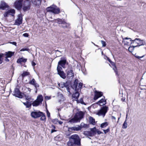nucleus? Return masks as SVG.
Here are the masks:
<instances>
[{
	"mask_svg": "<svg viewBox=\"0 0 146 146\" xmlns=\"http://www.w3.org/2000/svg\"><path fill=\"white\" fill-rule=\"evenodd\" d=\"M81 139L79 136L77 134H74L71 135L69 141L67 143V145H77L80 146Z\"/></svg>",
	"mask_w": 146,
	"mask_h": 146,
	"instance_id": "obj_1",
	"label": "nucleus"
},
{
	"mask_svg": "<svg viewBox=\"0 0 146 146\" xmlns=\"http://www.w3.org/2000/svg\"><path fill=\"white\" fill-rule=\"evenodd\" d=\"M47 12H51L55 14H58L60 12V9L56 6L53 5L46 8Z\"/></svg>",
	"mask_w": 146,
	"mask_h": 146,
	"instance_id": "obj_2",
	"label": "nucleus"
},
{
	"mask_svg": "<svg viewBox=\"0 0 146 146\" xmlns=\"http://www.w3.org/2000/svg\"><path fill=\"white\" fill-rule=\"evenodd\" d=\"M131 44H133L135 45V47L139 46L145 45L146 42L140 38H136L135 40H132Z\"/></svg>",
	"mask_w": 146,
	"mask_h": 146,
	"instance_id": "obj_3",
	"label": "nucleus"
},
{
	"mask_svg": "<svg viewBox=\"0 0 146 146\" xmlns=\"http://www.w3.org/2000/svg\"><path fill=\"white\" fill-rule=\"evenodd\" d=\"M43 100V97L42 95H39L37 97L36 99L33 102L32 105L33 106H37L42 104Z\"/></svg>",
	"mask_w": 146,
	"mask_h": 146,
	"instance_id": "obj_4",
	"label": "nucleus"
},
{
	"mask_svg": "<svg viewBox=\"0 0 146 146\" xmlns=\"http://www.w3.org/2000/svg\"><path fill=\"white\" fill-rule=\"evenodd\" d=\"M108 110V107L105 106H103L101 109L98 111L96 114L99 116H102L104 117Z\"/></svg>",
	"mask_w": 146,
	"mask_h": 146,
	"instance_id": "obj_5",
	"label": "nucleus"
},
{
	"mask_svg": "<svg viewBox=\"0 0 146 146\" xmlns=\"http://www.w3.org/2000/svg\"><path fill=\"white\" fill-rule=\"evenodd\" d=\"M30 0H26L25 1L23 4V10L25 12L29 10L31 7Z\"/></svg>",
	"mask_w": 146,
	"mask_h": 146,
	"instance_id": "obj_6",
	"label": "nucleus"
},
{
	"mask_svg": "<svg viewBox=\"0 0 146 146\" xmlns=\"http://www.w3.org/2000/svg\"><path fill=\"white\" fill-rule=\"evenodd\" d=\"M15 13V10L14 9H11L6 10L4 13L3 16L5 17H9L10 15L13 17Z\"/></svg>",
	"mask_w": 146,
	"mask_h": 146,
	"instance_id": "obj_7",
	"label": "nucleus"
},
{
	"mask_svg": "<svg viewBox=\"0 0 146 146\" xmlns=\"http://www.w3.org/2000/svg\"><path fill=\"white\" fill-rule=\"evenodd\" d=\"M66 62V58L64 57H61L60 60L58 62L57 68L62 67L63 68H65Z\"/></svg>",
	"mask_w": 146,
	"mask_h": 146,
	"instance_id": "obj_8",
	"label": "nucleus"
},
{
	"mask_svg": "<svg viewBox=\"0 0 146 146\" xmlns=\"http://www.w3.org/2000/svg\"><path fill=\"white\" fill-rule=\"evenodd\" d=\"M23 0H16L14 3L15 8L18 10H20L22 7Z\"/></svg>",
	"mask_w": 146,
	"mask_h": 146,
	"instance_id": "obj_9",
	"label": "nucleus"
},
{
	"mask_svg": "<svg viewBox=\"0 0 146 146\" xmlns=\"http://www.w3.org/2000/svg\"><path fill=\"white\" fill-rule=\"evenodd\" d=\"M58 74L63 79H64L66 78V74L62 70V67L57 68Z\"/></svg>",
	"mask_w": 146,
	"mask_h": 146,
	"instance_id": "obj_10",
	"label": "nucleus"
},
{
	"mask_svg": "<svg viewBox=\"0 0 146 146\" xmlns=\"http://www.w3.org/2000/svg\"><path fill=\"white\" fill-rule=\"evenodd\" d=\"M84 115V113L83 112L79 111L77 112L74 116L80 122V120L83 118Z\"/></svg>",
	"mask_w": 146,
	"mask_h": 146,
	"instance_id": "obj_11",
	"label": "nucleus"
},
{
	"mask_svg": "<svg viewBox=\"0 0 146 146\" xmlns=\"http://www.w3.org/2000/svg\"><path fill=\"white\" fill-rule=\"evenodd\" d=\"M14 95L15 96L19 98H22L23 97V94L20 91L19 89L15 88L14 92Z\"/></svg>",
	"mask_w": 146,
	"mask_h": 146,
	"instance_id": "obj_12",
	"label": "nucleus"
},
{
	"mask_svg": "<svg viewBox=\"0 0 146 146\" xmlns=\"http://www.w3.org/2000/svg\"><path fill=\"white\" fill-rule=\"evenodd\" d=\"M81 130V128L79 125H77L76 126L68 128L69 131L72 132L78 131Z\"/></svg>",
	"mask_w": 146,
	"mask_h": 146,
	"instance_id": "obj_13",
	"label": "nucleus"
},
{
	"mask_svg": "<svg viewBox=\"0 0 146 146\" xmlns=\"http://www.w3.org/2000/svg\"><path fill=\"white\" fill-rule=\"evenodd\" d=\"M42 112L38 111H32L31 113V117L34 118H36L40 117Z\"/></svg>",
	"mask_w": 146,
	"mask_h": 146,
	"instance_id": "obj_14",
	"label": "nucleus"
},
{
	"mask_svg": "<svg viewBox=\"0 0 146 146\" xmlns=\"http://www.w3.org/2000/svg\"><path fill=\"white\" fill-rule=\"evenodd\" d=\"M23 18L21 14H19L17 19L15 20V25H19L22 23Z\"/></svg>",
	"mask_w": 146,
	"mask_h": 146,
	"instance_id": "obj_15",
	"label": "nucleus"
},
{
	"mask_svg": "<svg viewBox=\"0 0 146 146\" xmlns=\"http://www.w3.org/2000/svg\"><path fill=\"white\" fill-rule=\"evenodd\" d=\"M29 84L33 86L35 88H37L39 86V85L36 83L35 80L34 78H33L31 80H30L29 81Z\"/></svg>",
	"mask_w": 146,
	"mask_h": 146,
	"instance_id": "obj_16",
	"label": "nucleus"
},
{
	"mask_svg": "<svg viewBox=\"0 0 146 146\" xmlns=\"http://www.w3.org/2000/svg\"><path fill=\"white\" fill-rule=\"evenodd\" d=\"M103 95V93L101 92H99L96 91L95 92V95L94 98V100H96L99 98L100 97Z\"/></svg>",
	"mask_w": 146,
	"mask_h": 146,
	"instance_id": "obj_17",
	"label": "nucleus"
},
{
	"mask_svg": "<svg viewBox=\"0 0 146 146\" xmlns=\"http://www.w3.org/2000/svg\"><path fill=\"white\" fill-rule=\"evenodd\" d=\"M78 81V79H76L74 82L73 84L71 86L72 88L75 91H78V88H77Z\"/></svg>",
	"mask_w": 146,
	"mask_h": 146,
	"instance_id": "obj_18",
	"label": "nucleus"
},
{
	"mask_svg": "<svg viewBox=\"0 0 146 146\" xmlns=\"http://www.w3.org/2000/svg\"><path fill=\"white\" fill-rule=\"evenodd\" d=\"M9 6L7 4L3 1H1L0 4V9L4 10L5 8H8Z\"/></svg>",
	"mask_w": 146,
	"mask_h": 146,
	"instance_id": "obj_19",
	"label": "nucleus"
},
{
	"mask_svg": "<svg viewBox=\"0 0 146 146\" xmlns=\"http://www.w3.org/2000/svg\"><path fill=\"white\" fill-rule=\"evenodd\" d=\"M78 122H79V121L75 116H74L73 117L70 119L68 121V123H69L71 124L75 123Z\"/></svg>",
	"mask_w": 146,
	"mask_h": 146,
	"instance_id": "obj_20",
	"label": "nucleus"
},
{
	"mask_svg": "<svg viewBox=\"0 0 146 146\" xmlns=\"http://www.w3.org/2000/svg\"><path fill=\"white\" fill-rule=\"evenodd\" d=\"M23 97H25L26 100L28 101L31 100H34L28 94L26 93H23Z\"/></svg>",
	"mask_w": 146,
	"mask_h": 146,
	"instance_id": "obj_21",
	"label": "nucleus"
},
{
	"mask_svg": "<svg viewBox=\"0 0 146 146\" xmlns=\"http://www.w3.org/2000/svg\"><path fill=\"white\" fill-rule=\"evenodd\" d=\"M74 76V74L73 70H70L68 71L67 75V77L68 78H73Z\"/></svg>",
	"mask_w": 146,
	"mask_h": 146,
	"instance_id": "obj_22",
	"label": "nucleus"
},
{
	"mask_svg": "<svg viewBox=\"0 0 146 146\" xmlns=\"http://www.w3.org/2000/svg\"><path fill=\"white\" fill-rule=\"evenodd\" d=\"M96 127H94L93 128L90 129V132L92 136L95 135H96Z\"/></svg>",
	"mask_w": 146,
	"mask_h": 146,
	"instance_id": "obj_23",
	"label": "nucleus"
},
{
	"mask_svg": "<svg viewBox=\"0 0 146 146\" xmlns=\"http://www.w3.org/2000/svg\"><path fill=\"white\" fill-rule=\"evenodd\" d=\"M23 103L26 106V108H29L31 107L32 104L31 102L27 101L25 102H23Z\"/></svg>",
	"mask_w": 146,
	"mask_h": 146,
	"instance_id": "obj_24",
	"label": "nucleus"
},
{
	"mask_svg": "<svg viewBox=\"0 0 146 146\" xmlns=\"http://www.w3.org/2000/svg\"><path fill=\"white\" fill-rule=\"evenodd\" d=\"M97 104H99L100 106H103L106 104V101L104 99H102L97 103Z\"/></svg>",
	"mask_w": 146,
	"mask_h": 146,
	"instance_id": "obj_25",
	"label": "nucleus"
},
{
	"mask_svg": "<svg viewBox=\"0 0 146 146\" xmlns=\"http://www.w3.org/2000/svg\"><path fill=\"white\" fill-rule=\"evenodd\" d=\"M54 22H57L60 25H61L63 23L65 22L64 20L61 19H56L54 20Z\"/></svg>",
	"mask_w": 146,
	"mask_h": 146,
	"instance_id": "obj_26",
	"label": "nucleus"
},
{
	"mask_svg": "<svg viewBox=\"0 0 146 146\" xmlns=\"http://www.w3.org/2000/svg\"><path fill=\"white\" fill-rule=\"evenodd\" d=\"M14 52L9 51L5 53V55L7 57L10 58L14 55Z\"/></svg>",
	"mask_w": 146,
	"mask_h": 146,
	"instance_id": "obj_27",
	"label": "nucleus"
},
{
	"mask_svg": "<svg viewBox=\"0 0 146 146\" xmlns=\"http://www.w3.org/2000/svg\"><path fill=\"white\" fill-rule=\"evenodd\" d=\"M76 91V92H75V93L72 95V97L73 98L75 99H78L79 96V94L78 92V91Z\"/></svg>",
	"mask_w": 146,
	"mask_h": 146,
	"instance_id": "obj_28",
	"label": "nucleus"
},
{
	"mask_svg": "<svg viewBox=\"0 0 146 146\" xmlns=\"http://www.w3.org/2000/svg\"><path fill=\"white\" fill-rule=\"evenodd\" d=\"M27 60V59L24 58H21L18 59L17 62L18 63H21L22 62H25Z\"/></svg>",
	"mask_w": 146,
	"mask_h": 146,
	"instance_id": "obj_29",
	"label": "nucleus"
},
{
	"mask_svg": "<svg viewBox=\"0 0 146 146\" xmlns=\"http://www.w3.org/2000/svg\"><path fill=\"white\" fill-rule=\"evenodd\" d=\"M80 126L81 128V129L82 128H88L89 127V125L84 123L83 122H82L81 123L80 125H79Z\"/></svg>",
	"mask_w": 146,
	"mask_h": 146,
	"instance_id": "obj_30",
	"label": "nucleus"
},
{
	"mask_svg": "<svg viewBox=\"0 0 146 146\" xmlns=\"http://www.w3.org/2000/svg\"><path fill=\"white\" fill-rule=\"evenodd\" d=\"M89 121L90 123L93 125H95L96 123L95 119L91 117H90Z\"/></svg>",
	"mask_w": 146,
	"mask_h": 146,
	"instance_id": "obj_31",
	"label": "nucleus"
},
{
	"mask_svg": "<svg viewBox=\"0 0 146 146\" xmlns=\"http://www.w3.org/2000/svg\"><path fill=\"white\" fill-rule=\"evenodd\" d=\"M69 25V24L66 23L65 21L61 25H60V26L63 27V28H66L68 27Z\"/></svg>",
	"mask_w": 146,
	"mask_h": 146,
	"instance_id": "obj_32",
	"label": "nucleus"
},
{
	"mask_svg": "<svg viewBox=\"0 0 146 146\" xmlns=\"http://www.w3.org/2000/svg\"><path fill=\"white\" fill-rule=\"evenodd\" d=\"M30 75V73L26 71H24L23 74H21V76L23 78L24 77Z\"/></svg>",
	"mask_w": 146,
	"mask_h": 146,
	"instance_id": "obj_33",
	"label": "nucleus"
},
{
	"mask_svg": "<svg viewBox=\"0 0 146 146\" xmlns=\"http://www.w3.org/2000/svg\"><path fill=\"white\" fill-rule=\"evenodd\" d=\"M41 117L40 119L41 120L45 121H46V118L45 114L44 113L42 112V114H41Z\"/></svg>",
	"mask_w": 146,
	"mask_h": 146,
	"instance_id": "obj_34",
	"label": "nucleus"
},
{
	"mask_svg": "<svg viewBox=\"0 0 146 146\" xmlns=\"http://www.w3.org/2000/svg\"><path fill=\"white\" fill-rule=\"evenodd\" d=\"M83 134L86 136L92 137L90 131H84Z\"/></svg>",
	"mask_w": 146,
	"mask_h": 146,
	"instance_id": "obj_35",
	"label": "nucleus"
},
{
	"mask_svg": "<svg viewBox=\"0 0 146 146\" xmlns=\"http://www.w3.org/2000/svg\"><path fill=\"white\" fill-rule=\"evenodd\" d=\"M30 0V1L33 4L35 5L36 6H39L40 5V4H41V2H40V4H39L38 5L37 4V1H38L37 0Z\"/></svg>",
	"mask_w": 146,
	"mask_h": 146,
	"instance_id": "obj_36",
	"label": "nucleus"
},
{
	"mask_svg": "<svg viewBox=\"0 0 146 146\" xmlns=\"http://www.w3.org/2000/svg\"><path fill=\"white\" fill-rule=\"evenodd\" d=\"M67 83H65L64 82H61L60 83H59L58 84V85L59 87L60 88H63L64 87H65Z\"/></svg>",
	"mask_w": 146,
	"mask_h": 146,
	"instance_id": "obj_37",
	"label": "nucleus"
},
{
	"mask_svg": "<svg viewBox=\"0 0 146 146\" xmlns=\"http://www.w3.org/2000/svg\"><path fill=\"white\" fill-rule=\"evenodd\" d=\"M108 125V123L107 122H105L101 124L100 127L101 128H103L107 126Z\"/></svg>",
	"mask_w": 146,
	"mask_h": 146,
	"instance_id": "obj_38",
	"label": "nucleus"
},
{
	"mask_svg": "<svg viewBox=\"0 0 146 146\" xmlns=\"http://www.w3.org/2000/svg\"><path fill=\"white\" fill-rule=\"evenodd\" d=\"M4 54L2 53L0 54V64H2L3 62V57Z\"/></svg>",
	"mask_w": 146,
	"mask_h": 146,
	"instance_id": "obj_39",
	"label": "nucleus"
},
{
	"mask_svg": "<svg viewBox=\"0 0 146 146\" xmlns=\"http://www.w3.org/2000/svg\"><path fill=\"white\" fill-rule=\"evenodd\" d=\"M126 121V119H125V121L123 125L122 128L123 129H126L127 127V124Z\"/></svg>",
	"mask_w": 146,
	"mask_h": 146,
	"instance_id": "obj_40",
	"label": "nucleus"
},
{
	"mask_svg": "<svg viewBox=\"0 0 146 146\" xmlns=\"http://www.w3.org/2000/svg\"><path fill=\"white\" fill-rule=\"evenodd\" d=\"M65 87L66 88V89L67 90V92H69V94H71V93L70 92V91L69 85L68 84H66V85Z\"/></svg>",
	"mask_w": 146,
	"mask_h": 146,
	"instance_id": "obj_41",
	"label": "nucleus"
},
{
	"mask_svg": "<svg viewBox=\"0 0 146 146\" xmlns=\"http://www.w3.org/2000/svg\"><path fill=\"white\" fill-rule=\"evenodd\" d=\"M135 47V46H130L128 48V50L130 52H132L133 51L134 48Z\"/></svg>",
	"mask_w": 146,
	"mask_h": 146,
	"instance_id": "obj_42",
	"label": "nucleus"
},
{
	"mask_svg": "<svg viewBox=\"0 0 146 146\" xmlns=\"http://www.w3.org/2000/svg\"><path fill=\"white\" fill-rule=\"evenodd\" d=\"M58 122V119H54L52 120V122L55 124H57Z\"/></svg>",
	"mask_w": 146,
	"mask_h": 146,
	"instance_id": "obj_43",
	"label": "nucleus"
},
{
	"mask_svg": "<svg viewBox=\"0 0 146 146\" xmlns=\"http://www.w3.org/2000/svg\"><path fill=\"white\" fill-rule=\"evenodd\" d=\"M30 51V50L28 48H23L21 49L20 50V51Z\"/></svg>",
	"mask_w": 146,
	"mask_h": 146,
	"instance_id": "obj_44",
	"label": "nucleus"
},
{
	"mask_svg": "<svg viewBox=\"0 0 146 146\" xmlns=\"http://www.w3.org/2000/svg\"><path fill=\"white\" fill-rule=\"evenodd\" d=\"M134 56H135L136 58H137L138 59H140L141 58H143L145 56L144 55H143L142 56H138L137 55H136V54H135Z\"/></svg>",
	"mask_w": 146,
	"mask_h": 146,
	"instance_id": "obj_45",
	"label": "nucleus"
},
{
	"mask_svg": "<svg viewBox=\"0 0 146 146\" xmlns=\"http://www.w3.org/2000/svg\"><path fill=\"white\" fill-rule=\"evenodd\" d=\"M101 42L103 47H105L106 46V44L105 41L103 40H101Z\"/></svg>",
	"mask_w": 146,
	"mask_h": 146,
	"instance_id": "obj_46",
	"label": "nucleus"
},
{
	"mask_svg": "<svg viewBox=\"0 0 146 146\" xmlns=\"http://www.w3.org/2000/svg\"><path fill=\"white\" fill-rule=\"evenodd\" d=\"M79 102L81 103V104L86 105L84 102H83L82 98H80L79 101Z\"/></svg>",
	"mask_w": 146,
	"mask_h": 146,
	"instance_id": "obj_47",
	"label": "nucleus"
},
{
	"mask_svg": "<svg viewBox=\"0 0 146 146\" xmlns=\"http://www.w3.org/2000/svg\"><path fill=\"white\" fill-rule=\"evenodd\" d=\"M97 133L98 134L100 135L101 133H102L101 131H100L98 129H96V134Z\"/></svg>",
	"mask_w": 146,
	"mask_h": 146,
	"instance_id": "obj_48",
	"label": "nucleus"
},
{
	"mask_svg": "<svg viewBox=\"0 0 146 146\" xmlns=\"http://www.w3.org/2000/svg\"><path fill=\"white\" fill-rule=\"evenodd\" d=\"M103 131H104V133H107L108 132L110 131L109 128H108V129L106 130H103Z\"/></svg>",
	"mask_w": 146,
	"mask_h": 146,
	"instance_id": "obj_49",
	"label": "nucleus"
},
{
	"mask_svg": "<svg viewBox=\"0 0 146 146\" xmlns=\"http://www.w3.org/2000/svg\"><path fill=\"white\" fill-rule=\"evenodd\" d=\"M128 39H130V41H131V42H132V40H132L131 39V38H127V37H126V38H123L122 42H125V41H124L125 40Z\"/></svg>",
	"mask_w": 146,
	"mask_h": 146,
	"instance_id": "obj_50",
	"label": "nucleus"
},
{
	"mask_svg": "<svg viewBox=\"0 0 146 146\" xmlns=\"http://www.w3.org/2000/svg\"><path fill=\"white\" fill-rule=\"evenodd\" d=\"M113 69L114 70L115 72V73L116 75L118 76V72L117 69L116 68V67H115V68H113Z\"/></svg>",
	"mask_w": 146,
	"mask_h": 146,
	"instance_id": "obj_51",
	"label": "nucleus"
},
{
	"mask_svg": "<svg viewBox=\"0 0 146 146\" xmlns=\"http://www.w3.org/2000/svg\"><path fill=\"white\" fill-rule=\"evenodd\" d=\"M23 35L25 37H28L29 36V35L28 33H25L23 34Z\"/></svg>",
	"mask_w": 146,
	"mask_h": 146,
	"instance_id": "obj_52",
	"label": "nucleus"
},
{
	"mask_svg": "<svg viewBox=\"0 0 146 146\" xmlns=\"http://www.w3.org/2000/svg\"><path fill=\"white\" fill-rule=\"evenodd\" d=\"M83 84L82 83L80 82L79 84L78 88H81Z\"/></svg>",
	"mask_w": 146,
	"mask_h": 146,
	"instance_id": "obj_53",
	"label": "nucleus"
},
{
	"mask_svg": "<svg viewBox=\"0 0 146 146\" xmlns=\"http://www.w3.org/2000/svg\"><path fill=\"white\" fill-rule=\"evenodd\" d=\"M111 117V119H112V120L113 121H115L116 118L115 117L113 116H112Z\"/></svg>",
	"mask_w": 146,
	"mask_h": 146,
	"instance_id": "obj_54",
	"label": "nucleus"
},
{
	"mask_svg": "<svg viewBox=\"0 0 146 146\" xmlns=\"http://www.w3.org/2000/svg\"><path fill=\"white\" fill-rule=\"evenodd\" d=\"M10 43L15 46H17V43L15 42H10Z\"/></svg>",
	"mask_w": 146,
	"mask_h": 146,
	"instance_id": "obj_55",
	"label": "nucleus"
},
{
	"mask_svg": "<svg viewBox=\"0 0 146 146\" xmlns=\"http://www.w3.org/2000/svg\"><path fill=\"white\" fill-rule=\"evenodd\" d=\"M50 128H51L52 129H55V127L54 125H52L51 126H50Z\"/></svg>",
	"mask_w": 146,
	"mask_h": 146,
	"instance_id": "obj_56",
	"label": "nucleus"
},
{
	"mask_svg": "<svg viewBox=\"0 0 146 146\" xmlns=\"http://www.w3.org/2000/svg\"><path fill=\"white\" fill-rule=\"evenodd\" d=\"M47 113L48 117H49L50 116V114L48 111H47Z\"/></svg>",
	"mask_w": 146,
	"mask_h": 146,
	"instance_id": "obj_57",
	"label": "nucleus"
},
{
	"mask_svg": "<svg viewBox=\"0 0 146 146\" xmlns=\"http://www.w3.org/2000/svg\"><path fill=\"white\" fill-rule=\"evenodd\" d=\"M107 60L109 61V62L110 63H111L112 62L111 60L109 58H108V57H107Z\"/></svg>",
	"mask_w": 146,
	"mask_h": 146,
	"instance_id": "obj_58",
	"label": "nucleus"
},
{
	"mask_svg": "<svg viewBox=\"0 0 146 146\" xmlns=\"http://www.w3.org/2000/svg\"><path fill=\"white\" fill-rule=\"evenodd\" d=\"M54 129H52L51 131V133H53L54 132H55L56 131V130H55Z\"/></svg>",
	"mask_w": 146,
	"mask_h": 146,
	"instance_id": "obj_59",
	"label": "nucleus"
},
{
	"mask_svg": "<svg viewBox=\"0 0 146 146\" xmlns=\"http://www.w3.org/2000/svg\"><path fill=\"white\" fill-rule=\"evenodd\" d=\"M31 64L33 66H35L36 64L35 62L33 61L32 62Z\"/></svg>",
	"mask_w": 146,
	"mask_h": 146,
	"instance_id": "obj_60",
	"label": "nucleus"
},
{
	"mask_svg": "<svg viewBox=\"0 0 146 146\" xmlns=\"http://www.w3.org/2000/svg\"><path fill=\"white\" fill-rule=\"evenodd\" d=\"M8 57H7V56L5 57V60L6 62H9V59L7 58Z\"/></svg>",
	"mask_w": 146,
	"mask_h": 146,
	"instance_id": "obj_61",
	"label": "nucleus"
},
{
	"mask_svg": "<svg viewBox=\"0 0 146 146\" xmlns=\"http://www.w3.org/2000/svg\"><path fill=\"white\" fill-rule=\"evenodd\" d=\"M58 123L60 125H61L63 123V122L62 121H60L58 120Z\"/></svg>",
	"mask_w": 146,
	"mask_h": 146,
	"instance_id": "obj_62",
	"label": "nucleus"
},
{
	"mask_svg": "<svg viewBox=\"0 0 146 146\" xmlns=\"http://www.w3.org/2000/svg\"><path fill=\"white\" fill-rule=\"evenodd\" d=\"M37 0L38 1H37V4L38 5L39 4H40V2H41V0Z\"/></svg>",
	"mask_w": 146,
	"mask_h": 146,
	"instance_id": "obj_63",
	"label": "nucleus"
},
{
	"mask_svg": "<svg viewBox=\"0 0 146 146\" xmlns=\"http://www.w3.org/2000/svg\"><path fill=\"white\" fill-rule=\"evenodd\" d=\"M45 98L46 99L49 100L50 98V97H48V96H46V97H45Z\"/></svg>",
	"mask_w": 146,
	"mask_h": 146,
	"instance_id": "obj_64",
	"label": "nucleus"
}]
</instances>
